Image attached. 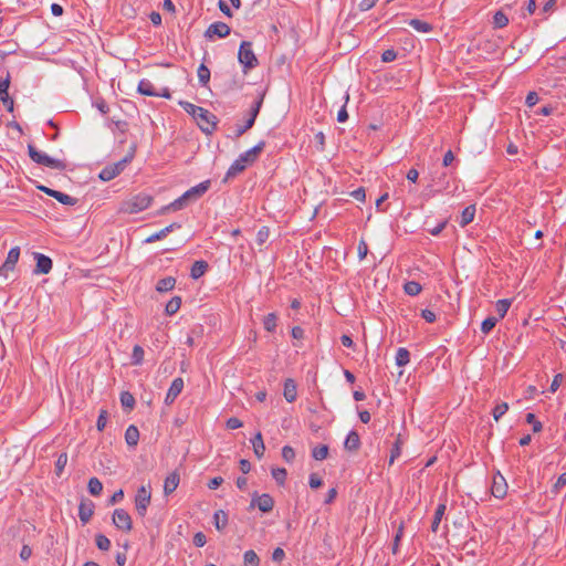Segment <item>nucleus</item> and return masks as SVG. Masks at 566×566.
Wrapping results in <instances>:
<instances>
[{"label": "nucleus", "instance_id": "obj_23", "mask_svg": "<svg viewBox=\"0 0 566 566\" xmlns=\"http://www.w3.org/2000/svg\"><path fill=\"white\" fill-rule=\"evenodd\" d=\"M125 441L129 448H135L139 441V430L135 424L128 426L125 431Z\"/></svg>", "mask_w": 566, "mask_h": 566}, {"label": "nucleus", "instance_id": "obj_62", "mask_svg": "<svg viewBox=\"0 0 566 566\" xmlns=\"http://www.w3.org/2000/svg\"><path fill=\"white\" fill-rule=\"evenodd\" d=\"M358 256L360 260L365 259L368 253V245L364 240H360L357 247Z\"/></svg>", "mask_w": 566, "mask_h": 566}, {"label": "nucleus", "instance_id": "obj_16", "mask_svg": "<svg viewBox=\"0 0 566 566\" xmlns=\"http://www.w3.org/2000/svg\"><path fill=\"white\" fill-rule=\"evenodd\" d=\"M184 379L181 377H177L172 380L166 397H165V403L171 405L176 400V398L181 394L184 389Z\"/></svg>", "mask_w": 566, "mask_h": 566}, {"label": "nucleus", "instance_id": "obj_20", "mask_svg": "<svg viewBox=\"0 0 566 566\" xmlns=\"http://www.w3.org/2000/svg\"><path fill=\"white\" fill-rule=\"evenodd\" d=\"M283 395L287 402H294L296 400L297 387H296L295 381L292 378H287L284 381Z\"/></svg>", "mask_w": 566, "mask_h": 566}, {"label": "nucleus", "instance_id": "obj_33", "mask_svg": "<svg viewBox=\"0 0 566 566\" xmlns=\"http://www.w3.org/2000/svg\"><path fill=\"white\" fill-rule=\"evenodd\" d=\"M396 365L399 367H403L410 361V353L405 347H399L396 353Z\"/></svg>", "mask_w": 566, "mask_h": 566}, {"label": "nucleus", "instance_id": "obj_1", "mask_svg": "<svg viewBox=\"0 0 566 566\" xmlns=\"http://www.w3.org/2000/svg\"><path fill=\"white\" fill-rule=\"evenodd\" d=\"M179 105L197 120L205 134L211 135L217 129L218 117L208 109L187 101H180Z\"/></svg>", "mask_w": 566, "mask_h": 566}, {"label": "nucleus", "instance_id": "obj_42", "mask_svg": "<svg viewBox=\"0 0 566 566\" xmlns=\"http://www.w3.org/2000/svg\"><path fill=\"white\" fill-rule=\"evenodd\" d=\"M403 530H405V525H403V522H401L396 531L392 546H391V552L394 555H396L399 552L400 541L403 536Z\"/></svg>", "mask_w": 566, "mask_h": 566}, {"label": "nucleus", "instance_id": "obj_13", "mask_svg": "<svg viewBox=\"0 0 566 566\" xmlns=\"http://www.w3.org/2000/svg\"><path fill=\"white\" fill-rule=\"evenodd\" d=\"M491 493L496 499H504L507 494V483L500 471H497L493 476Z\"/></svg>", "mask_w": 566, "mask_h": 566}, {"label": "nucleus", "instance_id": "obj_17", "mask_svg": "<svg viewBox=\"0 0 566 566\" xmlns=\"http://www.w3.org/2000/svg\"><path fill=\"white\" fill-rule=\"evenodd\" d=\"M19 256H20V248L19 247H14V248L10 249L4 263L0 268V274L6 275V272L12 271L19 260Z\"/></svg>", "mask_w": 566, "mask_h": 566}, {"label": "nucleus", "instance_id": "obj_56", "mask_svg": "<svg viewBox=\"0 0 566 566\" xmlns=\"http://www.w3.org/2000/svg\"><path fill=\"white\" fill-rule=\"evenodd\" d=\"M308 485L311 489L316 490L323 485V480L317 473H311L308 478Z\"/></svg>", "mask_w": 566, "mask_h": 566}, {"label": "nucleus", "instance_id": "obj_36", "mask_svg": "<svg viewBox=\"0 0 566 566\" xmlns=\"http://www.w3.org/2000/svg\"><path fill=\"white\" fill-rule=\"evenodd\" d=\"M328 451L327 444H318L312 449V457L317 461H323L328 457Z\"/></svg>", "mask_w": 566, "mask_h": 566}, {"label": "nucleus", "instance_id": "obj_47", "mask_svg": "<svg viewBox=\"0 0 566 566\" xmlns=\"http://www.w3.org/2000/svg\"><path fill=\"white\" fill-rule=\"evenodd\" d=\"M9 86H10V75L8 74L6 78H0V101H6L10 98L9 95Z\"/></svg>", "mask_w": 566, "mask_h": 566}, {"label": "nucleus", "instance_id": "obj_26", "mask_svg": "<svg viewBox=\"0 0 566 566\" xmlns=\"http://www.w3.org/2000/svg\"><path fill=\"white\" fill-rule=\"evenodd\" d=\"M176 279L174 276H167L158 280L156 283V291L159 293H166L172 291L176 286Z\"/></svg>", "mask_w": 566, "mask_h": 566}, {"label": "nucleus", "instance_id": "obj_7", "mask_svg": "<svg viewBox=\"0 0 566 566\" xmlns=\"http://www.w3.org/2000/svg\"><path fill=\"white\" fill-rule=\"evenodd\" d=\"M238 60L243 65V72L255 69L259 65V61L252 50V43L250 41H242L238 52Z\"/></svg>", "mask_w": 566, "mask_h": 566}, {"label": "nucleus", "instance_id": "obj_21", "mask_svg": "<svg viewBox=\"0 0 566 566\" xmlns=\"http://www.w3.org/2000/svg\"><path fill=\"white\" fill-rule=\"evenodd\" d=\"M359 447H360L359 434L355 430L349 431L344 441V448L347 451L354 452V451H357L359 449Z\"/></svg>", "mask_w": 566, "mask_h": 566}, {"label": "nucleus", "instance_id": "obj_58", "mask_svg": "<svg viewBox=\"0 0 566 566\" xmlns=\"http://www.w3.org/2000/svg\"><path fill=\"white\" fill-rule=\"evenodd\" d=\"M397 59V52L394 49H388L382 52L381 61L385 63L392 62Z\"/></svg>", "mask_w": 566, "mask_h": 566}, {"label": "nucleus", "instance_id": "obj_39", "mask_svg": "<svg viewBox=\"0 0 566 566\" xmlns=\"http://www.w3.org/2000/svg\"><path fill=\"white\" fill-rule=\"evenodd\" d=\"M421 284L416 281H408L403 285L405 293L410 296H417L421 292Z\"/></svg>", "mask_w": 566, "mask_h": 566}, {"label": "nucleus", "instance_id": "obj_22", "mask_svg": "<svg viewBox=\"0 0 566 566\" xmlns=\"http://www.w3.org/2000/svg\"><path fill=\"white\" fill-rule=\"evenodd\" d=\"M209 264L205 260H198L195 261L190 269V276L193 280H198L201 276L205 275V273L208 271Z\"/></svg>", "mask_w": 566, "mask_h": 566}, {"label": "nucleus", "instance_id": "obj_53", "mask_svg": "<svg viewBox=\"0 0 566 566\" xmlns=\"http://www.w3.org/2000/svg\"><path fill=\"white\" fill-rule=\"evenodd\" d=\"M509 410V405L506 402H501V403H497L493 410H492V415H493V418L499 421L500 418L506 413V411Z\"/></svg>", "mask_w": 566, "mask_h": 566}, {"label": "nucleus", "instance_id": "obj_43", "mask_svg": "<svg viewBox=\"0 0 566 566\" xmlns=\"http://www.w3.org/2000/svg\"><path fill=\"white\" fill-rule=\"evenodd\" d=\"M130 365L138 366L144 360V349L140 345H135L133 348Z\"/></svg>", "mask_w": 566, "mask_h": 566}, {"label": "nucleus", "instance_id": "obj_61", "mask_svg": "<svg viewBox=\"0 0 566 566\" xmlns=\"http://www.w3.org/2000/svg\"><path fill=\"white\" fill-rule=\"evenodd\" d=\"M350 196L358 201H361V202L365 201V199H366L365 188L359 187V188L355 189L354 191L350 192Z\"/></svg>", "mask_w": 566, "mask_h": 566}, {"label": "nucleus", "instance_id": "obj_8", "mask_svg": "<svg viewBox=\"0 0 566 566\" xmlns=\"http://www.w3.org/2000/svg\"><path fill=\"white\" fill-rule=\"evenodd\" d=\"M150 501H151L150 485L149 484L147 486L142 485L140 488H138L137 493L135 495V500H134L135 509H136L138 516H140V517L146 516L147 509L150 504Z\"/></svg>", "mask_w": 566, "mask_h": 566}, {"label": "nucleus", "instance_id": "obj_11", "mask_svg": "<svg viewBox=\"0 0 566 566\" xmlns=\"http://www.w3.org/2000/svg\"><path fill=\"white\" fill-rule=\"evenodd\" d=\"M231 32V28L222 21L211 23L205 32V36L207 39H213L214 36L219 39L227 38Z\"/></svg>", "mask_w": 566, "mask_h": 566}, {"label": "nucleus", "instance_id": "obj_9", "mask_svg": "<svg viewBox=\"0 0 566 566\" xmlns=\"http://www.w3.org/2000/svg\"><path fill=\"white\" fill-rule=\"evenodd\" d=\"M258 507L262 513H269L274 507V499L268 494H259L258 492L252 493L250 509Z\"/></svg>", "mask_w": 566, "mask_h": 566}, {"label": "nucleus", "instance_id": "obj_29", "mask_svg": "<svg viewBox=\"0 0 566 566\" xmlns=\"http://www.w3.org/2000/svg\"><path fill=\"white\" fill-rule=\"evenodd\" d=\"M137 92L145 96L157 95V91L155 90L153 83L147 78H143L139 81Z\"/></svg>", "mask_w": 566, "mask_h": 566}, {"label": "nucleus", "instance_id": "obj_37", "mask_svg": "<svg viewBox=\"0 0 566 566\" xmlns=\"http://www.w3.org/2000/svg\"><path fill=\"white\" fill-rule=\"evenodd\" d=\"M181 306V297L180 296H174L165 307V313L169 316L176 314Z\"/></svg>", "mask_w": 566, "mask_h": 566}, {"label": "nucleus", "instance_id": "obj_10", "mask_svg": "<svg viewBox=\"0 0 566 566\" xmlns=\"http://www.w3.org/2000/svg\"><path fill=\"white\" fill-rule=\"evenodd\" d=\"M113 524L122 531L130 532L133 528L132 517L124 509H116L113 512Z\"/></svg>", "mask_w": 566, "mask_h": 566}, {"label": "nucleus", "instance_id": "obj_4", "mask_svg": "<svg viewBox=\"0 0 566 566\" xmlns=\"http://www.w3.org/2000/svg\"><path fill=\"white\" fill-rule=\"evenodd\" d=\"M28 154L31 160L40 166L49 167L56 170L66 169V163L64 160L50 157L45 153L36 149V147L32 144L28 145Z\"/></svg>", "mask_w": 566, "mask_h": 566}, {"label": "nucleus", "instance_id": "obj_38", "mask_svg": "<svg viewBox=\"0 0 566 566\" xmlns=\"http://www.w3.org/2000/svg\"><path fill=\"white\" fill-rule=\"evenodd\" d=\"M87 489L93 496H98L103 491V484L97 478L94 476L88 480Z\"/></svg>", "mask_w": 566, "mask_h": 566}, {"label": "nucleus", "instance_id": "obj_34", "mask_svg": "<svg viewBox=\"0 0 566 566\" xmlns=\"http://www.w3.org/2000/svg\"><path fill=\"white\" fill-rule=\"evenodd\" d=\"M447 224H448V219H443L442 221L438 222L436 226L429 227V221L426 220L424 229L431 235L437 237L446 229Z\"/></svg>", "mask_w": 566, "mask_h": 566}, {"label": "nucleus", "instance_id": "obj_57", "mask_svg": "<svg viewBox=\"0 0 566 566\" xmlns=\"http://www.w3.org/2000/svg\"><path fill=\"white\" fill-rule=\"evenodd\" d=\"M107 423V411L101 410L97 421H96V428L98 431H103Z\"/></svg>", "mask_w": 566, "mask_h": 566}, {"label": "nucleus", "instance_id": "obj_19", "mask_svg": "<svg viewBox=\"0 0 566 566\" xmlns=\"http://www.w3.org/2000/svg\"><path fill=\"white\" fill-rule=\"evenodd\" d=\"M181 224L174 222L169 226L165 227L164 229L159 230L158 232H155L154 234L149 235L145 242L146 243H153L159 240L165 239L169 233H171L175 229H180Z\"/></svg>", "mask_w": 566, "mask_h": 566}, {"label": "nucleus", "instance_id": "obj_46", "mask_svg": "<svg viewBox=\"0 0 566 566\" xmlns=\"http://www.w3.org/2000/svg\"><path fill=\"white\" fill-rule=\"evenodd\" d=\"M509 24V18L502 11H496L493 15V25L495 29H502Z\"/></svg>", "mask_w": 566, "mask_h": 566}, {"label": "nucleus", "instance_id": "obj_41", "mask_svg": "<svg viewBox=\"0 0 566 566\" xmlns=\"http://www.w3.org/2000/svg\"><path fill=\"white\" fill-rule=\"evenodd\" d=\"M277 316L275 313H269L263 318V327L265 331L273 333L276 328Z\"/></svg>", "mask_w": 566, "mask_h": 566}, {"label": "nucleus", "instance_id": "obj_24", "mask_svg": "<svg viewBox=\"0 0 566 566\" xmlns=\"http://www.w3.org/2000/svg\"><path fill=\"white\" fill-rule=\"evenodd\" d=\"M251 443L253 446V452L258 459H262L265 452V446L263 442V437L260 431L255 433L253 439H251Z\"/></svg>", "mask_w": 566, "mask_h": 566}, {"label": "nucleus", "instance_id": "obj_63", "mask_svg": "<svg viewBox=\"0 0 566 566\" xmlns=\"http://www.w3.org/2000/svg\"><path fill=\"white\" fill-rule=\"evenodd\" d=\"M420 315L428 323H433L436 321V314L431 310L424 308L421 311Z\"/></svg>", "mask_w": 566, "mask_h": 566}, {"label": "nucleus", "instance_id": "obj_54", "mask_svg": "<svg viewBox=\"0 0 566 566\" xmlns=\"http://www.w3.org/2000/svg\"><path fill=\"white\" fill-rule=\"evenodd\" d=\"M282 458L287 462L292 463L295 459V451L291 446H284L282 448Z\"/></svg>", "mask_w": 566, "mask_h": 566}, {"label": "nucleus", "instance_id": "obj_45", "mask_svg": "<svg viewBox=\"0 0 566 566\" xmlns=\"http://www.w3.org/2000/svg\"><path fill=\"white\" fill-rule=\"evenodd\" d=\"M271 474L279 485H284L287 476V471L284 468H272Z\"/></svg>", "mask_w": 566, "mask_h": 566}, {"label": "nucleus", "instance_id": "obj_40", "mask_svg": "<svg viewBox=\"0 0 566 566\" xmlns=\"http://www.w3.org/2000/svg\"><path fill=\"white\" fill-rule=\"evenodd\" d=\"M244 566H260V558L253 549H249L243 555Z\"/></svg>", "mask_w": 566, "mask_h": 566}, {"label": "nucleus", "instance_id": "obj_3", "mask_svg": "<svg viewBox=\"0 0 566 566\" xmlns=\"http://www.w3.org/2000/svg\"><path fill=\"white\" fill-rule=\"evenodd\" d=\"M154 201V197L147 192H138L123 200L118 212L126 214H136L148 209Z\"/></svg>", "mask_w": 566, "mask_h": 566}, {"label": "nucleus", "instance_id": "obj_15", "mask_svg": "<svg viewBox=\"0 0 566 566\" xmlns=\"http://www.w3.org/2000/svg\"><path fill=\"white\" fill-rule=\"evenodd\" d=\"M95 504L88 499H83L78 505V517L83 524L91 521L94 514Z\"/></svg>", "mask_w": 566, "mask_h": 566}, {"label": "nucleus", "instance_id": "obj_12", "mask_svg": "<svg viewBox=\"0 0 566 566\" xmlns=\"http://www.w3.org/2000/svg\"><path fill=\"white\" fill-rule=\"evenodd\" d=\"M211 187V180L207 179L195 187H191L182 193L184 198L189 202L201 198Z\"/></svg>", "mask_w": 566, "mask_h": 566}, {"label": "nucleus", "instance_id": "obj_44", "mask_svg": "<svg viewBox=\"0 0 566 566\" xmlns=\"http://www.w3.org/2000/svg\"><path fill=\"white\" fill-rule=\"evenodd\" d=\"M512 301L509 298L499 300L495 304L496 312L500 318H503L510 310Z\"/></svg>", "mask_w": 566, "mask_h": 566}, {"label": "nucleus", "instance_id": "obj_59", "mask_svg": "<svg viewBox=\"0 0 566 566\" xmlns=\"http://www.w3.org/2000/svg\"><path fill=\"white\" fill-rule=\"evenodd\" d=\"M243 426L242 421L239 418L231 417L227 420L226 427L230 430L239 429Z\"/></svg>", "mask_w": 566, "mask_h": 566}, {"label": "nucleus", "instance_id": "obj_50", "mask_svg": "<svg viewBox=\"0 0 566 566\" xmlns=\"http://www.w3.org/2000/svg\"><path fill=\"white\" fill-rule=\"evenodd\" d=\"M54 199H56L59 202L65 205V206H74L77 202V199L74 197H71L64 192L57 191L55 193Z\"/></svg>", "mask_w": 566, "mask_h": 566}, {"label": "nucleus", "instance_id": "obj_5", "mask_svg": "<svg viewBox=\"0 0 566 566\" xmlns=\"http://www.w3.org/2000/svg\"><path fill=\"white\" fill-rule=\"evenodd\" d=\"M134 156H135V147L132 148V150L119 161L105 166L99 171V175H98L99 179L103 181H109V180L114 179L115 177H117L118 175H120L124 171V169L126 168V166L133 160Z\"/></svg>", "mask_w": 566, "mask_h": 566}, {"label": "nucleus", "instance_id": "obj_2", "mask_svg": "<svg viewBox=\"0 0 566 566\" xmlns=\"http://www.w3.org/2000/svg\"><path fill=\"white\" fill-rule=\"evenodd\" d=\"M265 145L266 143L264 140H260L251 149L240 154L239 157L229 167L226 174V179L234 178L244 171L247 166L254 164L258 160L260 154L264 150Z\"/></svg>", "mask_w": 566, "mask_h": 566}, {"label": "nucleus", "instance_id": "obj_25", "mask_svg": "<svg viewBox=\"0 0 566 566\" xmlns=\"http://www.w3.org/2000/svg\"><path fill=\"white\" fill-rule=\"evenodd\" d=\"M405 444V439L399 433L391 447L390 457H389V465H392L395 460L401 455L402 446Z\"/></svg>", "mask_w": 566, "mask_h": 566}, {"label": "nucleus", "instance_id": "obj_52", "mask_svg": "<svg viewBox=\"0 0 566 566\" xmlns=\"http://www.w3.org/2000/svg\"><path fill=\"white\" fill-rule=\"evenodd\" d=\"M525 420L527 423L532 424L533 432H539L543 429V424L541 421H538L534 413H527L525 417Z\"/></svg>", "mask_w": 566, "mask_h": 566}, {"label": "nucleus", "instance_id": "obj_31", "mask_svg": "<svg viewBox=\"0 0 566 566\" xmlns=\"http://www.w3.org/2000/svg\"><path fill=\"white\" fill-rule=\"evenodd\" d=\"M408 24L413 28L416 31L421 33H428L431 32L433 27L423 20L420 19H411L408 21Z\"/></svg>", "mask_w": 566, "mask_h": 566}, {"label": "nucleus", "instance_id": "obj_18", "mask_svg": "<svg viewBox=\"0 0 566 566\" xmlns=\"http://www.w3.org/2000/svg\"><path fill=\"white\" fill-rule=\"evenodd\" d=\"M180 482V475L177 471H172L167 475L164 482V493L165 495H170L176 491Z\"/></svg>", "mask_w": 566, "mask_h": 566}, {"label": "nucleus", "instance_id": "obj_48", "mask_svg": "<svg viewBox=\"0 0 566 566\" xmlns=\"http://www.w3.org/2000/svg\"><path fill=\"white\" fill-rule=\"evenodd\" d=\"M497 322H499L497 317H494V316L486 317L481 324L482 333L485 335L489 334L495 327Z\"/></svg>", "mask_w": 566, "mask_h": 566}, {"label": "nucleus", "instance_id": "obj_55", "mask_svg": "<svg viewBox=\"0 0 566 566\" xmlns=\"http://www.w3.org/2000/svg\"><path fill=\"white\" fill-rule=\"evenodd\" d=\"M186 206H188V201L184 198L182 195L179 198H177L176 200H174L172 202L169 203V208H171L172 211L181 210Z\"/></svg>", "mask_w": 566, "mask_h": 566}, {"label": "nucleus", "instance_id": "obj_49", "mask_svg": "<svg viewBox=\"0 0 566 566\" xmlns=\"http://www.w3.org/2000/svg\"><path fill=\"white\" fill-rule=\"evenodd\" d=\"M66 464H67V453L66 452H62L57 457V460L55 462V474L57 476L62 475Z\"/></svg>", "mask_w": 566, "mask_h": 566}, {"label": "nucleus", "instance_id": "obj_64", "mask_svg": "<svg viewBox=\"0 0 566 566\" xmlns=\"http://www.w3.org/2000/svg\"><path fill=\"white\" fill-rule=\"evenodd\" d=\"M565 485H566V472L558 476L557 481L554 484V491L558 492Z\"/></svg>", "mask_w": 566, "mask_h": 566}, {"label": "nucleus", "instance_id": "obj_6", "mask_svg": "<svg viewBox=\"0 0 566 566\" xmlns=\"http://www.w3.org/2000/svg\"><path fill=\"white\" fill-rule=\"evenodd\" d=\"M264 101V92L260 93L256 99L253 102V104L250 107L248 118L245 119L242 125H238L234 132V138H239L244 133H247L250 128L253 127L255 119L260 113V109L262 107Z\"/></svg>", "mask_w": 566, "mask_h": 566}, {"label": "nucleus", "instance_id": "obj_27", "mask_svg": "<svg viewBox=\"0 0 566 566\" xmlns=\"http://www.w3.org/2000/svg\"><path fill=\"white\" fill-rule=\"evenodd\" d=\"M475 206L470 205L462 210L461 218L459 221L460 227L464 228L474 220Z\"/></svg>", "mask_w": 566, "mask_h": 566}, {"label": "nucleus", "instance_id": "obj_32", "mask_svg": "<svg viewBox=\"0 0 566 566\" xmlns=\"http://www.w3.org/2000/svg\"><path fill=\"white\" fill-rule=\"evenodd\" d=\"M197 75H198L200 85L203 87H207L208 83L210 81L211 73H210L209 67L205 63H201L199 65V67L197 70Z\"/></svg>", "mask_w": 566, "mask_h": 566}, {"label": "nucleus", "instance_id": "obj_60", "mask_svg": "<svg viewBox=\"0 0 566 566\" xmlns=\"http://www.w3.org/2000/svg\"><path fill=\"white\" fill-rule=\"evenodd\" d=\"M193 545L197 547H203L207 543V537L202 532H198L193 535Z\"/></svg>", "mask_w": 566, "mask_h": 566}, {"label": "nucleus", "instance_id": "obj_51", "mask_svg": "<svg viewBox=\"0 0 566 566\" xmlns=\"http://www.w3.org/2000/svg\"><path fill=\"white\" fill-rule=\"evenodd\" d=\"M95 544L101 551H108L111 548V541L104 534H97L95 536Z\"/></svg>", "mask_w": 566, "mask_h": 566}, {"label": "nucleus", "instance_id": "obj_30", "mask_svg": "<svg viewBox=\"0 0 566 566\" xmlns=\"http://www.w3.org/2000/svg\"><path fill=\"white\" fill-rule=\"evenodd\" d=\"M213 524L218 531H223L228 525V514L223 510H218L213 514Z\"/></svg>", "mask_w": 566, "mask_h": 566}, {"label": "nucleus", "instance_id": "obj_28", "mask_svg": "<svg viewBox=\"0 0 566 566\" xmlns=\"http://www.w3.org/2000/svg\"><path fill=\"white\" fill-rule=\"evenodd\" d=\"M446 510H447V505L444 503H440L436 507L433 520H432V523H431V531L433 533L438 532L439 525H440L441 520H442V517H443V515L446 513Z\"/></svg>", "mask_w": 566, "mask_h": 566}, {"label": "nucleus", "instance_id": "obj_14", "mask_svg": "<svg viewBox=\"0 0 566 566\" xmlns=\"http://www.w3.org/2000/svg\"><path fill=\"white\" fill-rule=\"evenodd\" d=\"M34 259L36 261L35 268L33 270L34 274H48L52 270V260L45 254L34 252Z\"/></svg>", "mask_w": 566, "mask_h": 566}, {"label": "nucleus", "instance_id": "obj_35", "mask_svg": "<svg viewBox=\"0 0 566 566\" xmlns=\"http://www.w3.org/2000/svg\"><path fill=\"white\" fill-rule=\"evenodd\" d=\"M119 399H120L122 407L124 409H127L128 411L134 409L136 400L129 391H122Z\"/></svg>", "mask_w": 566, "mask_h": 566}]
</instances>
